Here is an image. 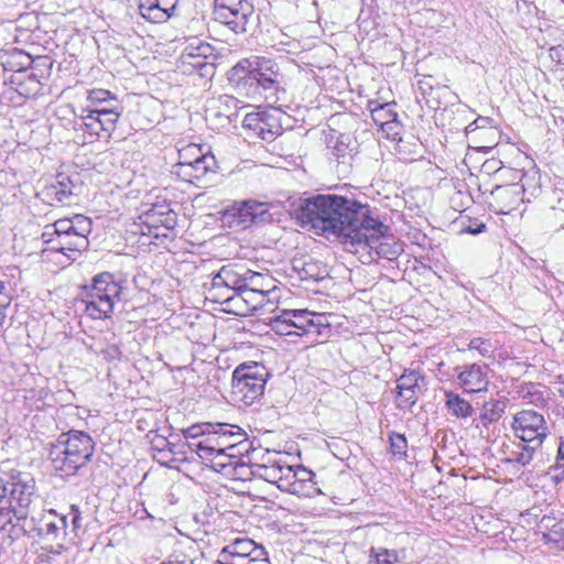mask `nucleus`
<instances>
[{
    "mask_svg": "<svg viewBox=\"0 0 564 564\" xmlns=\"http://www.w3.org/2000/svg\"><path fill=\"white\" fill-rule=\"evenodd\" d=\"M485 120H486V118H478V119H476L474 122H471L470 124H468L466 127V133L469 134V133L476 131V129L478 128V122L479 121H485Z\"/></svg>",
    "mask_w": 564,
    "mask_h": 564,
    "instance_id": "57",
    "label": "nucleus"
},
{
    "mask_svg": "<svg viewBox=\"0 0 564 564\" xmlns=\"http://www.w3.org/2000/svg\"><path fill=\"white\" fill-rule=\"evenodd\" d=\"M78 186L69 175L58 173L55 177V182L46 188V196L58 203L65 204L68 203L69 198L76 194L75 189Z\"/></svg>",
    "mask_w": 564,
    "mask_h": 564,
    "instance_id": "27",
    "label": "nucleus"
},
{
    "mask_svg": "<svg viewBox=\"0 0 564 564\" xmlns=\"http://www.w3.org/2000/svg\"><path fill=\"white\" fill-rule=\"evenodd\" d=\"M218 466H220L221 468H224L227 464L226 463H217Z\"/></svg>",
    "mask_w": 564,
    "mask_h": 564,
    "instance_id": "64",
    "label": "nucleus"
},
{
    "mask_svg": "<svg viewBox=\"0 0 564 564\" xmlns=\"http://www.w3.org/2000/svg\"><path fill=\"white\" fill-rule=\"evenodd\" d=\"M123 111V107L120 104L112 105L110 108H94L90 109V113H96L105 127L106 137L109 138L111 132L116 129L119 117Z\"/></svg>",
    "mask_w": 564,
    "mask_h": 564,
    "instance_id": "34",
    "label": "nucleus"
},
{
    "mask_svg": "<svg viewBox=\"0 0 564 564\" xmlns=\"http://www.w3.org/2000/svg\"><path fill=\"white\" fill-rule=\"evenodd\" d=\"M270 326L279 335H295L293 326L286 316V310L274 312V315L270 318Z\"/></svg>",
    "mask_w": 564,
    "mask_h": 564,
    "instance_id": "40",
    "label": "nucleus"
},
{
    "mask_svg": "<svg viewBox=\"0 0 564 564\" xmlns=\"http://www.w3.org/2000/svg\"><path fill=\"white\" fill-rule=\"evenodd\" d=\"M87 115H83V122L88 133L100 137L105 132V127L101 126L100 119L96 113H90V109L86 110Z\"/></svg>",
    "mask_w": 564,
    "mask_h": 564,
    "instance_id": "46",
    "label": "nucleus"
},
{
    "mask_svg": "<svg viewBox=\"0 0 564 564\" xmlns=\"http://www.w3.org/2000/svg\"><path fill=\"white\" fill-rule=\"evenodd\" d=\"M549 56L556 66H564V46H552L549 50Z\"/></svg>",
    "mask_w": 564,
    "mask_h": 564,
    "instance_id": "52",
    "label": "nucleus"
},
{
    "mask_svg": "<svg viewBox=\"0 0 564 564\" xmlns=\"http://www.w3.org/2000/svg\"><path fill=\"white\" fill-rule=\"evenodd\" d=\"M14 517V511L9 502H0V530L4 529L8 523H11Z\"/></svg>",
    "mask_w": 564,
    "mask_h": 564,
    "instance_id": "51",
    "label": "nucleus"
},
{
    "mask_svg": "<svg viewBox=\"0 0 564 564\" xmlns=\"http://www.w3.org/2000/svg\"><path fill=\"white\" fill-rule=\"evenodd\" d=\"M457 381L465 392L486 391L489 383L487 367L478 364L467 365L459 371Z\"/></svg>",
    "mask_w": 564,
    "mask_h": 564,
    "instance_id": "19",
    "label": "nucleus"
},
{
    "mask_svg": "<svg viewBox=\"0 0 564 564\" xmlns=\"http://www.w3.org/2000/svg\"><path fill=\"white\" fill-rule=\"evenodd\" d=\"M468 347L469 349L478 350L484 357L490 356L492 348L488 340L480 337L473 338L469 341Z\"/></svg>",
    "mask_w": 564,
    "mask_h": 564,
    "instance_id": "49",
    "label": "nucleus"
},
{
    "mask_svg": "<svg viewBox=\"0 0 564 564\" xmlns=\"http://www.w3.org/2000/svg\"><path fill=\"white\" fill-rule=\"evenodd\" d=\"M486 203L496 213L509 214L514 210L523 197H521V188L519 184L496 185L492 189H485Z\"/></svg>",
    "mask_w": 564,
    "mask_h": 564,
    "instance_id": "14",
    "label": "nucleus"
},
{
    "mask_svg": "<svg viewBox=\"0 0 564 564\" xmlns=\"http://www.w3.org/2000/svg\"><path fill=\"white\" fill-rule=\"evenodd\" d=\"M485 227H486V226H485L484 224H481V225H479L476 229H471L470 227H468V228H467V231H468V232H471V234H480V232H482V231H484Z\"/></svg>",
    "mask_w": 564,
    "mask_h": 564,
    "instance_id": "59",
    "label": "nucleus"
},
{
    "mask_svg": "<svg viewBox=\"0 0 564 564\" xmlns=\"http://www.w3.org/2000/svg\"><path fill=\"white\" fill-rule=\"evenodd\" d=\"M182 53H187L188 55L213 56L214 47L202 39L191 37L186 40V45Z\"/></svg>",
    "mask_w": 564,
    "mask_h": 564,
    "instance_id": "41",
    "label": "nucleus"
},
{
    "mask_svg": "<svg viewBox=\"0 0 564 564\" xmlns=\"http://www.w3.org/2000/svg\"><path fill=\"white\" fill-rule=\"evenodd\" d=\"M196 145H188L180 151V161L173 165L172 173L180 180L188 183L200 181L208 172L216 167L214 155L198 154L193 161H187L186 155L199 152Z\"/></svg>",
    "mask_w": 564,
    "mask_h": 564,
    "instance_id": "9",
    "label": "nucleus"
},
{
    "mask_svg": "<svg viewBox=\"0 0 564 564\" xmlns=\"http://www.w3.org/2000/svg\"><path fill=\"white\" fill-rule=\"evenodd\" d=\"M95 442L83 431L70 430L63 433L48 453L53 469L62 477L76 475L91 460Z\"/></svg>",
    "mask_w": 564,
    "mask_h": 564,
    "instance_id": "2",
    "label": "nucleus"
},
{
    "mask_svg": "<svg viewBox=\"0 0 564 564\" xmlns=\"http://www.w3.org/2000/svg\"><path fill=\"white\" fill-rule=\"evenodd\" d=\"M330 158L337 162V172L347 173L354 159V148L350 145V137L339 134L334 143L329 145Z\"/></svg>",
    "mask_w": 564,
    "mask_h": 564,
    "instance_id": "24",
    "label": "nucleus"
},
{
    "mask_svg": "<svg viewBox=\"0 0 564 564\" xmlns=\"http://www.w3.org/2000/svg\"><path fill=\"white\" fill-rule=\"evenodd\" d=\"M232 77L239 87L247 88L246 95L262 97L268 101L276 100L280 74L272 59L258 56L241 59L234 66Z\"/></svg>",
    "mask_w": 564,
    "mask_h": 564,
    "instance_id": "3",
    "label": "nucleus"
},
{
    "mask_svg": "<svg viewBox=\"0 0 564 564\" xmlns=\"http://www.w3.org/2000/svg\"><path fill=\"white\" fill-rule=\"evenodd\" d=\"M141 219L150 228L173 229L176 225V214L165 202L152 204V206L142 213Z\"/></svg>",
    "mask_w": 564,
    "mask_h": 564,
    "instance_id": "21",
    "label": "nucleus"
},
{
    "mask_svg": "<svg viewBox=\"0 0 564 564\" xmlns=\"http://www.w3.org/2000/svg\"><path fill=\"white\" fill-rule=\"evenodd\" d=\"M248 208L252 212L251 215L254 224L268 223L272 219V215L269 213V203L253 199H248Z\"/></svg>",
    "mask_w": 564,
    "mask_h": 564,
    "instance_id": "42",
    "label": "nucleus"
},
{
    "mask_svg": "<svg viewBox=\"0 0 564 564\" xmlns=\"http://www.w3.org/2000/svg\"><path fill=\"white\" fill-rule=\"evenodd\" d=\"M252 555H265V552L263 547L257 546L250 539H236L221 550L219 556L224 561L231 560L236 564H243Z\"/></svg>",
    "mask_w": 564,
    "mask_h": 564,
    "instance_id": "20",
    "label": "nucleus"
},
{
    "mask_svg": "<svg viewBox=\"0 0 564 564\" xmlns=\"http://www.w3.org/2000/svg\"><path fill=\"white\" fill-rule=\"evenodd\" d=\"M539 447L540 446H534V444L529 443L520 444L517 449L510 452L508 460L521 466H527L532 462L534 453Z\"/></svg>",
    "mask_w": 564,
    "mask_h": 564,
    "instance_id": "37",
    "label": "nucleus"
},
{
    "mask_svg": "<svg viewBox=\"0 0 564 564\" xmlns=\"http://www.w3.org/2000/svg\"><path fill=\"white\" fill-rule=\"evenodd\" d=\"M303 225H310L317 234L334 235L348 246L349 240L361 241L362 228L378 225L369 210L344 196L316 195L303 202L296 210Z\"/></svg>",
    "mask_w": 564,
    "mask_h": 564,
    "instance_id": "1",
    "label": "nucleus"
},
{
    "mask_svg": "<svg viewBox=\"0 0 564 564\" xmlns=\"http://www.w3.org/2000/svg\"><path fill=\"white\" fill-rule=\"evenodd\" d=\"M177 0H140V14L152 22H162L172 17Z\"/></svg>",
    "mask_w": 564,
    "mask_h": 564,
    "instance_id": "22",
    "label": "nucleus"
},
{
    "mask_svg": "<svg viewBox=\"0 0 564 564\" xmlns=\"http://www.w3.org/2000/svg\"><path fill=\"white\" fill-rule=\"evenodd\" d=\"M9 304V299L7 296H3L0 299V330L3 326V321L6 318V307Z\"/></svg>",
    "mask_w": 564,
    "mask_h": 564,
    "instance_id": "56",
    "label": "nucleus"
},
{
    "mask_svg": "<svg viewBox=\"0 0 564 564\" xmlns=\"http://www.w3.org/2000/svg\"><path fill=\"white\" fill-rule=\"evenodd\" d=\"M121 284L109 272L96 274L91 284L85 286L83 302L85 312L94 319L109 318L113 313L115 303L120 300Z\"/></svg>",
    "mask_w": 564,
    "mask_h": 564,
    "instance_id": "5",
    "label": "nucleus"
},
{
    "mask_svg": "<svg viewBox=\"0 0 564 564\" xmlns=\"http://www.w3.org/2000/svg\"><path fill=\"white\" fill-rule=\"evenodd\" d=\"M4 290H6V285H4V283L0 280V296H2V295H3Z\"/></svg>",
    "mask_w": 564,
    "mask_h": 564,
    "instance_id": "63",
    "label": "nucleus"
},
{
    "mask_svg": "<svg viewBox=\"0 0 564 564\" xmlns=\"http://www.w3.org/2000/svg\"><path fill=\"white\" fill-rule=\"evenodd\" d=\"M247 278L246 284L247 288H251L253 291L260 294V297L264 299L269 293L274 291V286H271L272 279L269 276H265L259 272H254L252 270L248 269V272H246Z\"/></svg>",
    "mask_w": 564,
    "mask_h": 564,
    "instance_id": "36",
    "label": "nucleus"
},
{
    "mask_svg": "<svg viewBox=\"0 0 564 564\" xmlns=\"http://www.w3.org/2000/svg\"><path fill=\"white\" fill-rule=\"evenodd\" d=\"M66 528L67 517L63 516L56 522H46L44 524V528H42V531L46 536H52L56 539L61 533L65 534Z\"/></svg>",
    "mask_w": 564,
    "mask_h": 564,
    "instance_id": "47",
    "label": "nucleus"
},
{
    "mask_svg": "<svg viewBox=\"0 0 564 564\" xmlns=\"http://www.w3.org/2000/svg\"><path fill=\"white\" fill-rule=\"evenodd\" d=\"M518 394L527 403L536 408L546 406L550 399L546 387L532 382L521 384L518 389Z\"/></svg>",
    "mask_w": 564,
    "mask_h": 564,
    "instance_id": "29",
    "label": "nucleus"
},
{
    "mask_svg": "<svg viewBox=\"0 0 564 564\" xmlns=\"http://www.w3.org/2000/svg\"><path fill=\"white\" fill-rule=\"evenodd\" d=\"M112 105H116L115 102H108L104 105H98L95 108H110Z\"/></svg>",
    "mask_w": 564,
    "mask_h": 564,
    "instance_id": "62",
    "label": "nucleus"
},
{
    "mask_svg": "<svg viewBox=\"0 0 564 564\" xmlns=\"http://www.w3.org/2000/svg\"><path fill=\"white\" fill-rule=\"evenodd\" d=\"M88 99L96 106L108 102L119 104L115 96L109 90L94 89L89 91Z\"/></svg>",
    "mask_w": 564,
    "mask_h": 564,
    "instance_id": "48",
    "label": "nucleus"
},
{
    "mask_svg": "<svg viewBox=\"0 0 564 564\" xmlns=\"http://www.w3.org/2000/svg\"><path fill=\"white\" fill-rule=\"evenodd\" d=\"M8 475L0 486V502H9L18 520H24L29 516L30 506L35 496V480L29 474L18 470L3 473Z\"/></svg>",
    "mask_w": 564,
    "mask_h": 564,
    "instance_id": "7",
    "label": "nucleus"
},
{
    "mask_svg": "<svg viewBox=\"0 0 564 564\" xmlns=\"http://www.w3.org/2000/svg\"><path fill=\"white\" fill-rule=\"evenodd\" d=\"M542 202L545 206L546 225L551 228H564V181L558 180L545 189Z\"/></svg>",
    "mask_w": 564,
    "mask_h": 564,
    "instance_id": "16",
    "label": "nucleus"
},
{
    "mask_svg": "<svg viewBox=\"0 0 564 564\" xmlns=\"http://www.w3.org/2000/svg\"><path fill=\"white\" fill-rule=\"evenodd\" d=\"M529 514L531 516H534V517H539V513H538V508L536 507H532L530 510H529Z\"/></svg>",
    "mask_w": 564,
    "mask_h": 564,
    "instance_id": "60",
    "label": "nucleus"
},
{
    "mask_svg": "<svg viewBox=\"0 0 564 564\" xmlns=\"http://www.w3.org/2000/svg\"><path fill=\"white\" fill-rule=\"evenodd\" d=\"M268 369L258 362H243L232 372L231 395L235 402L251 405L263 395Z\"/></svg>",
    "mask_w": 564,
    "mask_h": 564,
    "instance_id": "6",
    "label": "nucleus"
},
{
    "mask_svg": "<svg viewBox=\"0 0 564 564\" xmlns=\"http://www.w3.org/2000/svg\"><path fill=\"white\" fill-rule=\"evenodd\" d=\"M209 57L182 53L180 56V67L184 73L197 72L200 76L205 77L212 75L215 69L214 63L207 61Z\"/></svg>",
    "mask_w": 564,
    "mask_h": 564,
    "instance_id": "28",
    "label": "nucleus"
},
{
    "mask_svg": "<svg viewBox=\"0 0 564 564\" xmlns=\"http://www.w3.org/2000/svg\"><path fill=\"white\" fill-rule=\"evenodd\" d=\"M539 529L547 543L564 549V520L544 514L538 522Z\"/></svg>",
    "mask_w": 564,
    "mask_h": 564,
    "instance_id": "26",
    "label": "nucleus"
},
{
    "mask_svg": "<svg viewBox=\"0 0 564 564\" xmlns=\"http://www.w3.org/2000/svg\"><path fill=\"white\" fill-rule=\"evenodd\" d=\"M218 302L231 303L234 306L239 307L240 303H246L247 310H257L258 306L262 305L263 300L260 294L253 291L251 288L241 289L236 295L217 294Z\"/></svg>",
    "mask_w": 564,
    "mask_h": 564,
    "instance_id": "31",
    "label": "nucleus"
},
{
    "mask_svg": "<svg viewBox=\"0 0 564 564\" xmlns=\"http://www.w3.org/2000/svg\"><path fill=\"white\" fill-rule=\"evenodd\" d=\"M215 423H196L182 430V434L188 442H195L199 437H208L214 432Z\"/></svg>",
    "mask_w": 564,
    "mask_h": 564,
    "instance_id": "39",
    "label": "nucleus"
},
{
    "mask_svg": "<svg viewBox=\"0 0 564 564\" xmlns=\"http://www.w3.org/2000/svg\"><path fill=\"white\" fill-rule=\"evenodd\" d=\"M220 435L221 436H215V435L210 434L208 437H206L202 441L188 442L187 446L192 452H195L199 456V458H202L203 460L213 462L215 458L224 457L220 454L219 447L217 445H224V446L228 447V445L225 444L226 443L225 438L227 436L231 437V434L230 433L226 434V432H221Z\"/></svg>",
    "mask_w": 564,
    "mask_h": 564,
    "instance_id": "23",
    "label": "nucleus"
},
{
    "mask_svg": "<svg viewBox=\"0 0 564 564\" xmlns=\"http://www.w3.org/2000/svg\"><path fill=\"white\" fill-rule=\"evenodd\" d=\"M550 474H551L552 480L555 484L562 482L564 480V440L563 438L560 440V443L557 446V452H556V457H555V463L550 468Z\"/></svg>",
    "mask_w": 564,
    "mask_h": 564,
    "instance_id": "43",
    "label": "nucleus"
},
{
    "mask_svg": "<svg viewBox=\"0 0 564 564\" xmlns=\"http://www.w3.org/2000/svg\"><path fill=\"white\" fill-rule=\"evenodd\" d=\"M514 435L523 443L541 446L549 434L544 416L533 410H522L514 414L512 422Z\"/></svg>",
    "mask_w": 564,
    "mask_h": 564,
    "instance_id": "10",
    "label": "nucleus"
},
{
    "mask_svg": "<svg viewBox=\"0 0 564 564\" xmlns=\"http://www.w3.org/2000/svg\"><path fill=\"white\" fill-rule=\"evenodd\" d=\"M284 468L285 465L274 464L271 466L261 465L259 466V476L268 482L275 484L280 490H282V481L284 480Z\"/></svg>",
    "mask_w": 564,
    "mask_h": 564,
    "instance_id": "38",
    "label": "nucleus"
},
{
    "mask_svg": "<svg viewBox=\"0 0 564 564\" xmlns=\"http://www.w3.org/2000/svg\"><path fill=\"white\" fill-rule=\"evenodd\" d=\"M69 516L72 517L73 532L76 533L77 530L80 528V521H82L79 508L75 505H72Z\"/></svg>",
    "mask_w": 564,
    "mask_h": 564,
    "instance_id": "55",
    "label": "nucleus"
},
{
    "mask_svg": "<svg viewBox=\"0 0 564 564\" xmlns=\"http://www.w3.org/2000/svg\"><path fill=\"white\" fill-rule=\"evenodd\" d=\"M285 113L279 108H270L262 111L247 113L242 120V127L252 131L260 139L271 142L282 134V120Z\"/></svg>",
    "mask_w": 564,
    "mask_h": 564,
    "instance_id": "8",
    "label": "nucleus"
},
{
    "mask_svg": "<svg viewBox=\"0 0 564 564\" xmlns=\"http://www.w3.org/2000/svg\"><path fill=\"white\" fill-rule=\"evenodd\" d=\"M377 564H393L397 561V554L393 551L381 550L375 554Z\"/></svg>",
    "mask_w": 564,
    "mask_h": 564,
    "instance_id": "53",
    "label": "nucleus"
},
{
    "mask_svg": "<svg viewBox=\"0 0 564 564\" xmlns=\"http://www.w3.org/2000/svg\"><path fill=\"white\" fill-rule=\"evenodd\" d=\"M507 408L505 399L490 400L482 404L479 420L484 426L498 422Z\"/></svg>",
    "mask_w": 564,
    "mask_h": 564,
    "instance_id": "35",
    "label": "nucleus"
},
{
    "mask_svg": "<svg viewBox=\"0 0 564 564\" xmlns=\"http://www.w3.org/2000/svg\"><path fill=\"white\" fill-rule=\"evenodd\" d=\"M98 352L107 361L119 360L121 356V351L116 344H109L99 348Z\"/></svg>",
    "mask_w": 564,
    "mask_h": 564,
    "instance_id": "50",
    "label": "nucleus"
},
{
    "mask_svg": "<svg viewBox=\"0 0 564 564\" xmlns=\"http://www.w3.org/2000/svg\"><path fill=\"white\" fill-rule=\"evenodd\" d=\"M286 316L297 336L317 337L329 330V323L324 314L308 310H286Z\"/></svg>",
    "mask_w": 564,
    "mask_h": 564,
    "instance_id": "13",
    "label": "nucleus"
},
{
    "mask_svg": "<svg viewBox=\"0 0 564 564\" xmlns=\"http://www.w3.org/2000/svg\"><path fill=\"white\" fill-rule=\"evenodd\" d=\"M253 13L252 3H242L239 8L229 11L227 9H214L215 20L227 25L236 34L247 31V25Z\"/></svg>",
    "mask_w": 564,
    "mask_h": 564,
    "instance_id": "18",
    "label": "nucleus"
},
{
    "mask_svg": "<svg viewBox=\"0 0 564 564\" xmlns=\"http://www.w3.org/2000/svg\"><path fill=\"white\" fill-rule=\"evenodd\" d=\"M91 227L90 218L80 214L72 218L58 219L44 228L42 240L47 246L45 250L61 252L74 259V254L87 249Z\"/></svg>",
    "mask_w": 564,
    "mask_h": 564,
    "instance_id": "4",
    "label": "nucleus"
},
{
    "mask_svg": "<svg viewBox=\"0 0 564 564\" xmlns=\"http://www.w3.org/2000/svg\"><path fill=\"white\" fill-rule=\"evenodd\" d=\"M558 392L564 397V379L560 382Z\"/></svg>",
    "mask_w": 564,
    "mask_h": 564,
    "instance_id": "61",
    "label": "nucleus"
},
{
    "mask_svg": "<svg viewBox=\"0 0 564 564\" xmlns=\"http://www.w3.org/2000/svg\"><path fill=\"white\" fill-rule=\"evenodd\" d=\"M248 269L239 263L223 265L213 276L210 292L218 302L217 294L236 295L241 289L247 288L246 280Z\"/></svg>",
    "mask_w": 564,
    "mask_h": 564,
    "instance_id": "12",
    "label": "nucleus"
},
{
    "mask_svg": "<svg viewBox=\"0 0 564 564\" xmlns=\"http://www.w3.org/2000/svg\"><path fill=\"white\" fill-rule=\"evenodd\" d=\"M213 435L221 436V432H226V434L230 433L231 437H226L225 444L228 445H217L219 447L220 454L224 457L232 458L236 454L232 451L241 445L246 441V433L238 425L227 424V423H215Z\"/></svg>",
    "mask_w": 564,
    "mask_h": 564,
    "instance_id": "25",
    "label": "nucleus"
},
{
    "mask_svg": "<svg viewBox=\"0 0 564 564\" xmlns=\"http://www.w3.org/2000/svg\"><path fill=\"white\" fill-rule=\"evenodd\" d=\"M248 200L235 203L230 209L225 213V218L229 221L230 226L247 228L253 223L252 212L248 208Z\"/></svg>",
    "mask_w": 564,
    "mask_h": 564,
    "instance_id": "33",
    "label": "nucleus"
},
{
    "mask_svg": "<svg viewBox=\"0 0 564 564\" xmlns=\"http://www.w3.org/2000/svg\"><path fill=\"white\" fill-rule=\"evenodd\" d=\"M445 406L448 413L457 419L471 417L475 410L468 400L456 392L445 391Z\"/></svg>",
    "mask_w": 564,
    "mask_h": 564,
    "instance_id": "30",
    "label": "nucleus"
},
{
    "mask_svg": "<svg viewBox=\"0 0 564 564\" xmlns=\"http://www.w3.org/2000/svg\"><path fill=\"white\" fill-rule=\"evenodd\" d=\"M485 120H486V118H478V119H476L474 122H471L470 124H468L466 127V133L469 134V133L476 131V129L478 128V122L479 121H485Z\"/></svg>",
    "mask_w": 564,
    "mask_h": 564,
    "instance_id": "58",
    "label": "nucleus"
},
{
    "mask_svg": "<svg viewBox=\"0 0 564 564\" xmlns=\"http://www.w3.org/2000/svg\"><path fill=\"white\" fill-rule=\"evenodd\" d=\"M389 441L391 453L394 457L403 458L406 456L408 441L403 434L391 432Z\"/></svg>",
    "mask_w": 564,
    "mask_h": 564,
    "instance_id": "44",
    "label": "nucleus"
},
{
    "mask_svg": "<svg viewBox=\"0 0 564 564\" xmlns=\"http://www.w3.org/2000/svg\"><path fill=\"white\" fill-rule=\"evenodd\" d=\"M369 108L372 115V118L376 122L380 121L383 124V121H389L391 118L395 117V113L391 110V106L389 104H377L375 101H369Z\"/></svg>",
    "mask_w": 564,
    "mask_h": 564,
    "instance_id": "45",
    "label": "nucleus"
},
{
    "mask_svg": "<svg viewBox=\"0 0 564 564\" xmlns=\"http://www.w3.org/2000/svg\"><path fill=\"white\" fill-rule=\"evenodd\" d=\"M425 377L417 370L406 369L397 380L399 408H412L425 390Z\"/></svg>",
    "mask_w": 564,
    "mask_h": 564,
    "instance_id": "15",
    "label": "nucleus"
},
{
    "mask_svg": "<svg viewBox=\"0 0 564 564\" xmlns=\"http://www.w3.org/2000/svg\"><path fill=\"white\" fill-rule=\"evenodd\" d=\"M242 3H250L248 0H215V9H227V11L239 8Z\"/></svg>",
    "mask_w": 564,
    "mask_h": 564,
    "instance_id": "54",
    "label": "nucleus"
},
{
    "mask_svg": "<svg viewBox=\"0 0 564 564\" xmlns=\"http://www.w3.org/2000/svg\"><path fill=\"white\" fill-rule=\"evenodd\" d=\"M519 186L523 200H530L544 193L542 191L541 174L535 169H531L522 174Z\"/></svg>",
    "mask_w": 564,
    "mask_h": 564,
    "instance_id": "32",
    "label": "nucleus"
},
{
    "mask_svg": "<svg viewBox=\"0 0 564 564\" xmlns=\"http://www.w3.org/2000/svg\"><path fill=\"white\" fill-rule=\"evenodd\" d=\"M377 223L378 225H373L372 227H361V236H365V239H361V241H355L350 239L348 246L355 248V251L369 248V250H373L379 258H383L390 261L395 260L402 251L401 245L394 241H381L380 236L384 230H387V227L378 219Z\"/></svg>",
    "mask_w": 564,
    "mask_h": 564,
    "instance_id": "11",
    "label": "nucleus"
},
{
    "mask_svg": "<svg viewBox=\"0 0 564 564\" xmlns=\"http://www.w3.org/2000/svg\"><path fill=\"white\" fill-rule=\"evenodd\" d=\"M284 480L282 481V491L310 497L314 495L317 489L313 481L314 473L303 466L285 465Z\"/></svg>",
    "mask_w": 564,
    "mask_h": 564,
    "instance_id": "17",
    "label": "nucleus"
}]
</instances>
